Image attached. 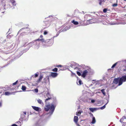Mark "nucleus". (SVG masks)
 Returning <instances> with one entry per match:
<instances>
[{
    "label": "nucleus",
    "mask_w": 126,
    "mask_h": 126,
    "mask_svg": "<svg viewBox=\"0 0 126 126\" xmlns=\"http://www.w3.org/2000/svg\"><path fill=\"white\" fill-rule=\"evenodd\" d=\"M46 96L48 97L45 100V110L46 111H48L49 110V114H52L54 112L56 107L57 102L56 98L53 99V101L51 103L50 105V103L48 101L51 99V96L49 95V93L48 92L46 94Z\"/></svg>",
    "instance_id": "nucleus-1"
},
{
    "label": "nucleus",
    "mask_w": 126,
    "mask_h": 126,
    "mask_svg": "<svg viewBox=\"0 0 126 126\" xmlns=\"http://www.w3.org/2000/svg\"><path fill=\"white\" fill-rule=\"evenodd\" d=\"M69 28H68L67 27H65V28H64L63 30H59V32L57 33L56 36H54L52 37V40L47 39L46 40H45L43 38H42L40 39H39V40H38L39 42V41H40L44 43H48V44L49 45V46L52 45L53 44L54 42L53 39L54 38L57 37L59 35V33L61 32L64 31H65L69 29Z\"/></svg>",
    "instance_id": "nucleus-2"
},
{
    "label": "nucleus",
    "mask_w": 126,
    "mask_h": 126,
    "mask_svg": "<svg viewBox=\"0 0 126 126\" xmlns=\"http://www.w3.org/2000/svg\"><path fill=\"white\" fill-rule=\"evenodd\" d=\"M39 40V39L29 43L28 44V46H30V47L34 46H36V48L38 49L39 47V44L40 43V42L38 41Z\"/></svg>",
    "instance_id": "nucleus-3"
},
{
    "label": "nucleus",
    "mask_w": 126,
    "mask_h": 126,
    "mask_svg": "<svg viewBox=\"0 0 126 126\" xmlns=\"http://www.w3.org/2000/svg\"><path fill=\"white\" fill-rule=\"evenodd\" d=\"M22 32H24L22 33V35H25V33L28 34L30 32V31L29 30V28L27 27L21 29L19 31L18 33Z\"/></svg>",
    "instance_id": "nucleus-4"
},
{
    "label": "nucleus",
    "mask_w": 126,
    "mask_h": 126,
    "mask_svg": "<svg viewBox=\"0 0 126 126\" xmlns=\"http://www.w3.org/2000/svg\"><path fill=\"white\" fill-rule=\"evenodd\" d=\"M120 82L118 86L121 85L123 83V82H125L126 81V75H124L121 78H119Z\"/></svg>",
    "instance_id": "nucleus-5"
},
{
    "label": "nucleus",
    "mask_w": 126,
    "mask_h": 126,
    "mask_svg": "<svg viewBox=\"0 0 126 126\" xmlns=\"http://www.w3.org/2000/svg\"><path fill=\"white\" fill-rule=\"evenodd\" d=\"M44 125V123H43L42 120L39 119L36 122L33 126H42Z\"/></svg>",
    "instance_id": "nucleus-6"
},
{
    "label": "nucleus",
    "mask_w": 126,
    "mask_h": 126,
    "mask_svg": "<svg viewBox=\"0 0 126 126\" xmlns=\"http://www.w3.org/2000/svg\"><path fill=\"white\" fill-rule=\"evenodd\" d=\"M43 83H45L46 84H49V76H47L46 78H45L43 79Z\"/></svg>",
    "instance_id": "nucleus-7"
},
{
    "label": "nucleus",
    "mask_w": 126,
    "mask_h": 126,
    "mask_svg": "<svg viewBox=\"0 0 126 126\" xmlns=\"http://www.w3.org/2000/svg\"><path fill=\"white\" fill-rule=\"evenodd\" d=\"M50 21H51V20H48V21L45 20L44 21V26H46V27L44 28V29L48 28L49 26L50 25Z\"/></svg>",
    "instance_id": "nucleus-8"
},
{
    "label": "nucleus",
    "mask_w": 126,
    "mask_h": 126,
    "mask_svg": "<svg viewBox=\"0 0 126 126\" xmlns=\"http://www.w3.org/2000/svg\"><path fill=\"white\" fill-rule=\"evenodd\" d=\"M26 112H21V118L23 120H26L27 121V119H26L25 118V117L26 115Z\"/></svg>",
    "instance_id": "nucleus-9"
},
{
    "label": "nucleus",
    "mask_w": 126,
    "mask_h": 126,
    "mask_svg": "<svg viewBox=\"0 0 126 126\" xmlns=\"http://www.w3.org/2000/svg\"><path fill=\"white\" fill-rule=\"evenodd\" d=\"M10 2L12 4L13 6V7H11V5H9L10 7L12 9H13L15 8L14 6L16 5V2L15 0H10Z\"/></svg>",
    "instance_id": "nucleus-10"
},
{
    "label": "nucleus",
    "mask_w": 126,
    "mask_h": 126,
    "mask_svg": "<svg viewBox=\"0 0 126 126\" xmlns=\"http://www.w3.org/2000/svg\"><path fill=\"white\" fill-rule=\"evenodd\" d=\"M30 47H29L28 49H24L22 51H21L19 53V55L17 57V56H16V58H19L23 53L26 52L28 50V49H29Z\"/></svg>",
    "instance_id": "nucleus-11"
},
{
    "label": "nucleus",
    "mask_w": 126,
    "mask_h": 126,
    "mask_svg": "<svg viewBox=\"0 0 126 126\" xmlns=\"http://www.w3.org/2000/svg\"><path fill=\"white\" fill-rule=\"evenodd\" d=\"M84 68L85 69L84 70H86L88 73H91L92 71L91 68L88 66H86Z\"/></svg>",
    "instance_id": "nucleus-12"
},
{
    "label": "nucleus",
    "mask_w": 126,
    "mask_h": 126,
    "mask_svg": "<svg viewBox=\"0 0 126 126\" xmlns=\"http://www.w3.org/2000/svg\"><path fill=\"white\" fill-rule=\"evenodd\" d=\"M32 107L34 110L38 112H39L41 110V109L38 107L32 106Z\"/></svg>",
    "instance_id": "nucleus-13"
},
{
    "label": "nucleus",
    "mask_w": 126,
    "mask_h": 126,
    "mask_svg": "<svg viewBox=\"0 0 126 126\" xmlns=\"http://www.w3.org/2000/svg\"><path fill=\"white\" fill-rule=\"evenodd\" d=\"M58 74L56 73L55 72H51V74L49 76V77H52L54 78L56 77Z\"/></svg>",
    "instance_id": "nucleus-14"
},
{
    "label": "nucleus",
    "mask_w": 126,
    "mask_h": 126,
    "mask_svg": "<svg viewBox=\"0 0 126 126\" xmlns=\"http://www.w3.org/2000/svg\"><path fill=\"white\" fill-rule=\"evenodd\" d=\"M120 82V79L119 78H115V79L113 80V83H115L116 84H117L119 83V82Z\"/></svg>",
    "instance_id": "nucleus-15"
},
{
    "label": "nucleus",
    "mask_w": 126,
    "mask_h": 126,
    "mask_svg": "<svg viewBox=\"0 0 126 126\" xmlns=\"http://www.w3.org/2000/svg\"><path fill=\"white\" fill-rule=\"evenodd\" d=\"M78 120V117L77 116H75L74 118V121L76 124V125L78 126H80L77 123V122Z\"/></svg>",
    "instance_id": "nucleus-16"
},
{
    "label": "nucleus",
    "mask_w": 126,
    "mask_h": 126,
    "mask_svg": "<svg viewBox=\"0 0 126 126\" xmlns=\"http://www.w3.org/2000/svg\"><path fill=\"white\" fill-rule=\"evenodd\" d=\"M88 73L86 70H84L81 75V76L83 78H85L87 75Z\"/></svg>",
    "instance_id": "nucleus-17"
},
{
    "label": "nucleus",
    "mask_w": 126,
    "mask_h": 126,
    "mask_svg": "<svg viewBox=\"0 0 126 126\" xmlns=\"http://www.w3.org/2000/svg\"><path fill=\"white\" fill-rule=\"evenodd\" d=\"M89 110L92 112H93L94 111H96L97 110L99 109V108H89Z\"/></svg>",
    "instance_id": "nucleus-18"
},
{
    "label": "nucleus",
    "mask_w": 126,
    "mask_h": 126,
    "mask_svg": "<svg viewBox=\"0 0 126 126\" xmlns=\"http://www.w3.org/2000/svg\"><path fill=\"white\" fill-rule=\"evenodd\" d=\"M43 78V76L42 75H40L39 76V79L37 80V82L38 83L40 82Z\"/></svg>",
    "instance_id": "nucleus-19"
},
{
    "label": "nucleus",
    "mask_w": 126,
    "mask_h": 126,
    "mask_svg": "<svg viewBox=\"0 0 126 126\" xmlns=\"http://www.w3.org/2000/svg\"><path fill=\"white\" fill-rule=\"evenodd\" d=\"M107 102L102 107H101L100 108V109L101 110H103L104 109L105 107H106V105H107V104H108V103L109 102V99H107Z\"/></svg>",
    "instance_id": "nucleus-20"
},
{
    "label": "nucleus",
    "mask_w": 126,
    "mask_h": 126,
    "mask_svg": "<svg viewBox=\"0 0 126 126\" xmlns=\"http://www.w3.org/2000/svg\"><path fill=\"white\" fill-rule=\"evenodd\" d=\"M38 103L41 105H43V103L42 100L40 99H38L37 100Z\"/></svg>",
    "instance_id": "nucleus-21"
},
{
    "label": "nucleus",
    "mask_w": 126,
    "mask_h": 126,
    "mask_svg": "<svg viewBox=\"0 0 126 126\" xmlns=\"http://www.w3.org/2000/svg\"><path fill=\"white\" fill-rule=\"evenodd\" d=\"M87 22L89 23V24H92L93 23H94V21L93 19H90L88 20Z\"/></svg>",
    "instance_id": "nucleus-22"
},
{
    "label": "nucleus",
    "mask_w": 126,
    "mask_h": 126,
    "mask_svg": "<svg viewBox=\"0 0 126 126\" xmlns=\"http://www.w3.org/2000/svg\"><path fill=\"white\" fill-rule=\"evenodd\" d=\"M96 120L95 118L94 117H92V120L91 123L92 124H94L95 123Z\"/></svg>",
    "instance_id": "nucleus-23"
},
{
    "label": "nucleus",
    "mask_w": 126,
    "mask_h": 126,
    "mask_svg": "<svg viewBox=\"0 0 126 126\" xmlns=\"http://www.w3.org/2000/svg\"><path fill=\"white\" fill-rule=\"evenodd\" d=\"M13 92L10 93L8 92H6L5 93V95H9L13 94Z\"/></svg>",
    "instance_id": "nucleus-24"
},
{
    "label": "nucleus",
    "mask_w": 126,
    "mask_h": 126,
    "mask_svg": "<svg viewBox=\"0 0 126 126\" xmlns=\"http://www.w3.org/2000/svg\"><path fill=\"white\" fill-rule=\"evenodd\" d=\"M82 112V111L79 110L78 112H76V115L77 116H79Z\"/></svg>",
    "instance_id": "nucleus-25"
},
{
    "label": "nucleus",
    "mask_w": 126,
    "mask_h": 126,
    "mask_svg": "<svg viewBox=\"0 0 126 126\" xmlns=\"http://www.w3.org/2000/svg\"><path fill=\"white\" fill-rule=\"evenodd\" d=\"M72 22L75 25H77L79 24V23L78 22L74 20H73L72 21Z\"/></svg>",
    "instance_id": "nucleus-26"
},
{
    "label": "nucleus",
    "mask_w": 126,
    "mask_h": 126,
    "mask_svg": "<svg viewBox=\"0 0 126 126\" xmlns=\"http://www.w3.org/2000/svg\"><path fill=\"white\" fill-rule=\"evenodd\" d=\"M99 1V4L100 5H101L102 4H103L104 2V0H98Z\"/></svg>",
    "instance_id": "nucleus-27"
},
{
    "label": "nucleus",
    "mask_w": 126,
    "mask_h": 126,
    "mask_svg": "<svg viewBox=\"0 0 126 126\" xmlns=\"http://www.w3.org/2000/svg\"><path fill=\"white\" fill-rule=\"evenodd\" d=\"M53 17V16L51 15L49 16L48 17L45 18V19L46 20H47L46 19H47V20H50V19H49V18H50L51 19H52Z\"/></svg>",
    "instance_id": "nucleus-28"
},
{
    "label": "nucleus",
    "mask_w": 126,
    "mask_h": 126,
    "mask_svg": "<svg viewBox=\"0 0 126 126\" xmlns=\"http://www.w3.org/2000/svg\"><path fill=\"white\" fill-rule=\"evenodd\" d=\"M108 24L111 25H114L117 24V23H115L113 22H109Z\"/></svg>",
    "instance_id": "nucleus-29"
},
{
    "label": "nucleus",
    "mask_w": 126,
    "mask_h": 126,
    "mask_svg": "<svg viewBox=\"0 0 126 126\" xmlns=\"http://www.w3.org/2000/svg\"><path fill=\"white\" fill-rule=\"evenodd\" d=\"M21 89L23 91H24L26 90V87L24 86H22V87Z\"/></svg>",
    "instance_id": "nucleus-30"
},
{
    "label": "nucleus",
    "mask_w": 126,
    "mask_h": 126,
    "mask_svg": "<svg viewBox=\"0 0 126 126\" xmlns=\"http://www.w3.org/2000/svg\"><path fill=\"white\" fill-rule=\"evenodd\" d=\"M105 90L104 89H102L101 90V92L103 93V95H106Z\"/></svg>",
    "instance_id": "nucleus-31"
},
{
    "label": "nucleus",
    "mask_w": 126,
    "mask_h": 126,
    "mask_svg": "<svg viewBox=\"0 0 126 126\" xmlns=\"http://www.w3.org/2000/svg\"><path fill=\"white\" fill-rule=\"evenodd\" d=\"M118 62H117L116 63H115L114 64H113V65H112V66L111 68H114L116 66V65L117 64V63Z\"/></svg>",
    "instance_id": "nucleus-32"
},
{
    "label": "nucleus",
    "mask_w": 126,
    "mask_h": 126,
    "mask_svg": "<svg viewBox=\"0 0 126 126\" xmlns=\"http://www.w3.org/2000/svg\"><path fill=\"white\" fill-rule=\"evenodd\" d=\"M124 119H123V118H122L120 120V122L122 123H123V124H125V122H123V121H124Z\"/></svg>",
    "instance_id": "nucleus-33"
},
{
    "label": "nucleus",
    "mask_w": 126,
    "mask_h": 126,
    "mask_svg": "<svg viewBox=\"0 0 126 126\" xmlns=\"http://www.w3.org/2000/svg\"><path fill=\"white\" fill-rule=\"evenodd\" d=\"M108 9L107 8H104L103 9V11L104 13H106L107 12Z\"/></svg>",
    "instance_id": "nucleus-34"
},
{
    "label": "nucleus",
    "mask_w": 126,
    "mask_h": 126,
    "mask_svg": "<svg viewBox=\"0 0 126 126\" xmlns=\"http://www.w3.org/2000/svg\"><path fill=\"white\" fill-rule=\"evenodd\" d=\"M52 71L54 72H57L58 71V69L57 68H55L52 70Z\"/></svg>",
    "instance_id": "nucleus-35"
},
{
    "label": "nucleus",
    "mask_w": 126,
    "mask_h": 126,
    "mask_svg": "<svg viewBox=\"0 0 126 126\" xmlns=\"http://www.w3.org/2000/svg\"><path fill=\"white\" fill-rule=\"evenodd\" d=\"M39 73L38 72H37L36 73H35L34 74L35 77H37L39 75Z\"/></svg>",
    "instance_id": "nucleus-36"
},
{
    "label": "nucleus",
    "mask_w": 126,
    "mask_h": 126,
    "mask_svg": "<svg viewBox=\"0 0 126 126\" xmlns=\"http://www.w3.org/2000/svg\"><path fill=\"white\" fill-rule=\"evenodd\" d=\"M48 33V32L47 31H45L44 32V34L45 35L47 34Z\"/></svg>",
    "instance_id": "nucleus-37"
},
{
    "label": "nucleus",
    "mask_w": 126,
    "mask_h": 126,
    "mask_svg": "<svg viewBox=\"0 0 126 126\" xmlns=\"http://www.w3.org/2000/svg\"><path fill=\"white\" fill-rule=\"evenodd\" d=\"M89 99L91 100V102L92 103H94L95 102V101L94 99Z\"/></svg>",
    "instance_id": "nucleus-38"
},
{
    "label": "nucleus",
    "mask_w": 126,
    "mask_h": 126,
    "mask_svg": "<svg viewBox=\"0 0 126 126\" xmlns=\"http://www.w3.org/2000/svg\"><path fill=\"white\" fill-rule=\"evenodd\" d=\"M77 74L79 76H80L81 75L79 71H77Z\"/></svg>",
    "instance_id": "nucleus-39"
},
{
    "label": "nucleus",
    "mask_w": 126,
    "mask_h": 126,
    "mask_svg": "<svg viewBox=\"0 0 126 126\" xmlns=\"http://www.w3.org/2000/svg\"><path fill=\"white\" fill-rule=\"evenodd\" d=\"M80 103V101L79 100L77 101L76 102V105H79Z\"/></svg>",
    "instance_id": "nucleus-40"
},
{
    "label": "nucleus",
    "mask_w": 126,
    "mask_h": 126,
    "mask_svg": "<svg viewBox=\"0 0 126 126\" xmlns=\"http://www.w3.org/2000/svg\"><path fill=\"white\" fill-rule=\"evenodd\" d=\"M81 82L82 81L81 80H79V85H81ZM77 84H78L77 83Z\"/></svg>",
    "instance_id": "nucleus-41"
},
{
    "label": "nucleus",
    "mask_w": 126,
    "mask_h": 126,
    "mask_svg": "<svg viewBox=\"0 0 126 126\" xmlns=\"http://www.w3.org/2000/svg\"><path fill=\"white\" fill-rule=\"evenodd\" d=\"M117 5V3H114L112 5V6L114 7L116 6Z\"/></svg>",
    "instance_id": "nucleus-42"
},
{
    "label": "nucleus",
    "mask_w": 126,
    "mask_h": 126,
    "mask_svg": "<svg viewBox=\"0 0 126 126\" xmlns=\"http://www.w3.org/2000/svg\"><path fill=\"white\" fill-rule=\"evenodd\" d=\"M17 82H18V80H17L16 82H15L14 83H13V85H16V84L17 83Z\"/></svg>",
    "instance_id": "nucleus-43"
},
{
    "label": "nucleus",
    "mask_w": 126,
    "mask_h": 126,
    "mask_svg": "<svg viewBox=\"0 0 126 126\" xmlns=\"http://www.w3.org/2000/svg\"><path fill=\"white\" fill-rule=\"evenodd\" d=\"M34 91L35 93H37L38 92V89H35L34 90Z\"/></svg>",
    "instance_id": "nucleus-44"
},
{
    "label": "nucleus",
    "mask_w": 126,
    "mask_h": 126,
    "mask_svg": "<svg viewBox=\"0 0 126 126\" xmlns=\"http://www.w3.org/2000/svg\"><path fill=\"white\" fill-rule=\"evenodd\" d=\"M74 69H78V70L79 71V69H80L79 68H78L77 67H76L75 68H74Z\"/></svg>",
    "instance_id": "nucleus-45"
},
{
    "label": "nucleus",
    "mask_w": 126,
    "mask_h": 126,
    "mask_svg": "<svg viewBox=\"0 0 126 126\" xmlns=\"http://www.w3.org/2000/svg\"><path fill=\"white\" fill-rule=\"evenodd\" d=\"M122 63H126V60H124L121 61Z\"/></svg>",
    "instance_id": "nucleus-46"
},
{
    "label": "nucleus",
    "mask_w": 126,
    "mask_h": 126,
    "mask_svg": "<svg viewBox=\"0 0 126 126\" xmlns=\"http://www.w3.org/2000/svg\"><path fill=\"white\" fill-rule=\"evenodd\" d=\"M2 102L1 101H0V107H1L2 106Z\"/></svg>",
    "instance_id": "nucleus-47"
},
{
    "label": "nucleus",
    "mask_w": 126,
    "mask_h": 126,
    "mask_svg": "<svg viewBox=\"0 0 126 126\" xmlns=\"http://www.w3.org/2000/svg\"><path fill=\"white\" fill-rule=\"evenodd\" d=\"M76 106L77 107V109H79L80 108V106L79 105H76Z\"/></svg>",
    "instance_id": "nucleus-48"
},
{
    "label": "nucleus",
    "mask_w": 126,
    "mask_h": 126,
    "mask_svg": "<svg viewBox=\"0 0 126 126\" xmlns=\"http://www.w3.org/2000/svg\"><path fill=\"white\" fill-rule=\"evenodd\" d=\"M11 126H18L16 124H13Z\"/></svg>",
    "instance_id": "nucleus-49"
},
{
    "label": "nucleus",
    "mask_w": 126,
    "mask_h": 126,
    "mask_svg": "<svg viewBox=\"0 0 126 126\" xmlns=\"http://www.w3.org/2000/svg\"><path fill=\"white\" fill-rule=\"evenodd\" d=\"M62 66L61 65H58L56 66V67H61Z\"/></svg>",
    "instance_id": "nucleus-50"
},
{
    "label": "nucleus",
    "mask_w": 126,
    "mask_h": 126,
    "mask_svg": "<svg viewBox=\"0 0 126 126\" xmlns=\"http://www.w3.org/2000/svg\"><path fill=\"white\" fill-rule=\"evenodd\" d=\"M122 118L124 119H126V117L125 116H124L122 117Z\"/></svg>",
    "instance_id": "nucleus-51"
},
{
    "label": "nucleus",
    "mask_w": 126,
    "mask_h": 126,
    "mask_svg": "<svg viewBox=\"0 0 126 126\" xmlns=\"http://www.w3.org/2000/svg\"><path fill=\"white\" fill-rule=\"evenodd\" d=\"M89 114L92 116V117H94V116H93V114L91 113H90Z\"/></svg>",
    "instance_id": "nucleus-52"
},
{
    "label": "nucleus",
    "mask_w": 126,
    "mask_h": 126,
    "mask_svg": "<svg viewBox=\"0 0 126 126\" xmlns=\"http://www.w3.org/2000/svg\"><path fill=\"white\" fill-rule=\"evenodd\" d=\"M123 125L124 126H126V122H125V124H123Z\"/></svg>",
    "instance_id": "nucleus-53"
},
{
    "label": "nucleus",
    "mask_w": 126,
    "mask_h": 126,
    "mask_svg": "<svg viewBox=\"0 0 126 126\" xmlns=\"http://www.w3.org/2000/svg\"><path fill=\"white\" fill-rule=\"evenodd\" d=\"M110 10L108 9V10H107V12H108L107 13H108L110 12Z\"/></svg>",
    "instance_id": "nucleus-54"
},
{
    "label": "nucleus",
    "mask_w": 126,
    "mask_h": 126,
    "mask_svg": "<svg viewBox=\"0 0 126 126\" xmlns=\"http://www.w3.org/2000/svg\"><path fill=\"white\" fill-rule=\"evenodd\" d=\"M40 37L41 38H42L43 37V36L42 35H41Z\"/></svg>",
    "instance_id": "nucleus-55"
},
{
    "label": "nucleus",
    "mask_w": 126,
    "mask_h": 126,
    "mask_svg": "<svg viewBox=\"0 0 126 126\" xmlns=\"http://www.w3.org/2000/svg\"><path fill=\"white\" fill-rule=\"evenodd\" d=\"M69 66L73 68V66L71 64Z\"/></svg>",
    "instance_id": "nucleus-56"
},
{
    "label": "nucleus",
    "mask_w": 126,
    "mask_h": 126,
    "mask_svg": "<svg viewBox=\"0 0 126 126\" xmlns=\"http://www.w3.org/2000/svg\"><path fill=\"white\" fill-rule=\"evenodd\" d=\"M16 123H20V122L19 121H18L17 122H16Z\"/></svg>",
    "instance_id": "nucleus-57"
},
{
    "label": "nucleus",
    "mask_w": 126,
    "mask_h": 126,
    "mask_svg": "<svg viewBox=\"0 0 126 126\" xmlns=\"http://www.w3.org/2000/svg\"><path fill=\"white\" fill-rule=\"evenodd\" d=\"M59 30V29H56V31H58Z\"/></svg>",
    "instance_id": "nucleus-58"
},
{
    "label": "nucleus",
    "mask_w": 126,
    "mask_h": 126,
    "mask_svg": "<svg viewBox=\"0 0 126 126\" xmlns=\"http://www.w3.org/2000/svg\"><path fill=\"white\" fill-rule=\"evenodd\" d=\"M43 47H45V46H44V45H43Z\"/></svg>",
    "instance_id": "nucleus-59"
},
{
    "label": "nucleus",
    "mask_w": 126,
    "mask_h": 126,
    "mask_svg": "<svg viewBox=\"0 0 126 126\" xmlns=\"http://www.w3.org/2000/svg\"><path fill=\"white\" fill-rule=\"evenodd\" d=\"M18 91H16L15 92H18Z\"/></svg>",
    "instance_id": "nucleus-60"
},
{
    "label": "nucleus",
    "mask_w": 126,
    "mask_h": 126,
    "mask_svg": "<svg viewBox=\"0 0 126 126\" xmlns=\"http://www.w3.org/2000/svg\"><path fill=\"white\" fill-rule=\"evenodd\" d=\"M93 81H94V80H93Z\"/></svg>",
    "instance_id": "nucleus-61"
},
{
    "label": "nucleus",
    "mask_w": 126,
    "mask_h": 126,
    "mask_svg": "<svg viewBox=\"0 0 126 126\" xmlns=\"http://www.w3.org/2000/svg\"><path fill=\"white\" fill-rule=\"evenodd\" d=\"M124 1H126V0H124Z\"/></svg>",
    "instance_id": "nucleus-62"
},
{
    "label": "nucleus",
    "mask_w": 126,
    "mask_h": 126,
    "mask_svg": "<svg viewBox=\"0 0 126 126\" xmlns=\"http://www.w3.org/2000/svg\"><path fill=\"white\" fill-rule=\"evenodd\" d=\"M71 73H72V71H71Z\"/></svg>",
    "instance_id": "nucleus-63"
},
{
    "label": "nucleus",
    "mask_w": 126,
    "mask_h": 126,
    "mask_svg": "<svg viewBox=\"0 0 126 126\" xmlns=\"http://www.w3.org/2000/svg\"><path fill=\"white\" fill-rule=\"evenodd\" d=\"M1 93V92H0V93Z\"/></svg>",
    "instance_id": "nucleus-64"
}]
</instances>
